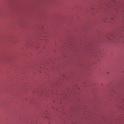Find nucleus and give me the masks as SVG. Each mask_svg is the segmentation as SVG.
<instances>
[{"label":"nucleus","instance_id":"7ed1b4c3","mask_svg":"<svg viewBox=\"0 0 124 124\" xmlns=\"http://www.w3.org/2000/svg\"><path fill=\"white\" fill-rule=\"evenodd\" d=\"M109 39H113V38H109Z\"/></svg>","mask_w":124,"mask_h":124},{"label":"nucleus","instance_id":"f257e3e1","mask_svg":"<svg viewBox=\"0 0 124 124\" xmlns=\"http://www.w3.org/2000/svg\"><path fill=\"white\" fill-rule=\"evenodd\" d=\"M117 92H116V91H114V90H113V92L111 93V95H112L113 97L116 96V95H117Z\"/></svg>","mask_w":124,"mask_h":124},{"label":"nucleus","instance_id":"f03ea898","mask_svg":"<svg viewBox=\"0 0 124 124\" xmlns=\"http://www.w3.org/2000/svg\"><path fill=\"white\" fill-rule=\"evenodd\" d=\"M114 19H115V18H114V17H110V18L109 19V21H110V22H112V21L113 20H114Z\"/></svg>","mask_w":124,"mask_h":124}]
</instances>
